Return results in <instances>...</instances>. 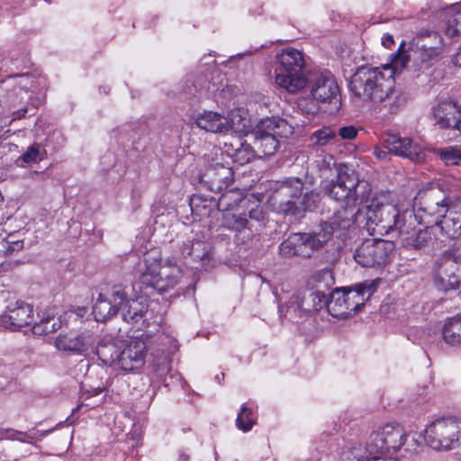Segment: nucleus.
<instances>
[{
  "label": "nucleus",
  "instance_id": "6",
  "mask_svg": "<svg viewBox=\"0 0 461 461\" xmlns=\"http://www.w3.org/2000/svg\"><path fill=\"white\" fill-rule=\"evenodd\" d=\"M445 50L441 34L433 30H420L411 42V59L419 70L430 68L442 58Z\"/></svg>",
  "mask_w": 461,
  "mask_h": 461
},
{
  "label": "nucleus",
  "instance_id": "15",
  "mask_svg": "<svg viewBox=\"0 0 461 461\" xmlns=\"http://www.w3.org/2000/svg\"><path fill=\"white\" fill-rule=\"evenodd\" d=\"M393 244L384 240H366L356 249L354 258L364 267H375L385 263Z\"/></svg>",
  "mask_w": 461,
  "mask_h": 461
},
{
  "label": "nucleus",
  "instance_id": "19",
  "mask_svg": "<svg viewBox=\"0 0 461 461\" xmlns=\"http://www.w3.org/2000/svg\"><path fill=\"white\" fill-rule=\"evenodd\" d=\"M93 339L87 332L68 330L60 332L54 339L57 350L73 355H81L92 346Z\"/></svg>",
  "mask_w": 461,
  "mask_h": 461
},
{
  "label": "nucleus",
  "instance_id": "57",
  "mask_svg": "<svg viewBox=\"0 0 461 461\" xmlns=\"http://www.w3.org/2000/svg\"><path fill=\"white\" fill-rule=\"evenodd\" d=\"M16 430H12V434L9 436V438L17 440L16 438H23V436L15 433Z\"/></svg>",
  "mask_w": 461,
  "mask_h": 461
},
{
  "label": "nucleus",
  "instance_id": "20",
  "mask_svg": "<svg viewBox=\"0 0 461 461\" xmlns=\"http://www.w3.org/2000/svg\"><path fill=\"white\" fill-rule=\"evenodd\" d=\"M148 353L146 341L140 338L131 339L120 351L119 366L124 371H133L142 367Z\"/></svg>",
  "mask_w": 461,
  "mask_h": 461
},
{
  "label": "nucleus",
  "instance_id": "34",
  "mask_svg": "<svg viewBox=\"0 0 461 461\" xmlns=\"http://www.w3.org/2000/svg\"><path fill=\"white\" fill-rule=\"evenodd\" d=\"M60 328V321L55 316L48 315L42 317L39 322H36L32 328V333L38 336H43L52 333Z\"/></svg>",
  "mask_w": 461,
  "mask_h": 461
},
{
  "label": "nucleus",
  "instance_id": "52",
  "mask_svg": "<svg viewBox=\"0 0 461 461\" xmlns=\"http://www.w3.org/2000/svg\"><path fill=\"white\" fill-rule=\"evenodd\" d=\"M305 307H312V302H310L307 295H304L301 303L298 304V308L304 312Z\"/></svg>",
  "mask_w": 461,
  "mask_h": 461
},
{
  "label": "nucleus",
  "instance_id": "4",
  "mask_svg": "<svg viewBox=\"0 0 461 461\" xmlns=\"http://www.w3.org/2000/svg\"><path fill=\"white\" fill-rule=\"evenodd\" d=\"M143 261L145 269L140 276V283L143 287L165 294L180 284L183 278L182 268L174 259L162 260L158 249L147 251Z\"/></svg>",
  "mask_w": 461,
  "mask_h": 461
},
{
  "label": "nucleus",
  "instance_id": "41",
  "mask_svg": "<svg viewBox=\"0 0 461 461\" xmlns=\"http://www.w3.org/2000/svg\"><path fill=\"white\" fill-rule=\"evenodd\" d=\"M446 32L451 37L461 34V10L447 19Z\"/></svg>",
  "mask_w": 461,
  "mask_h": 461
},
{
  "label": "nucleus",
  "instance_id": "45",
  "mask_svg": "<svg viewBox=\"0 0 461 461\" xmlns=\"http://www.w3.org/2000/svg\"><path fill=\"white\" fill-rule=\"evenodd\" d=\"M357 131L352 125H350V126H344V127H341L339 130V135L343 140H353V139H355L357 137Z\"/></svg>",
  "mask_w": 461,
  "mask_h": 461
},
{
  "label": "nucleus",
  "instance_id": "26",
  "mask_svg": "<svg viewBox=\"0 0 461 461\" xmlns=\"http://www.w3.org/2000/svg\"><path fill=\"white\" fill-rule=\"evenodd\" d=\"M460 108L461 106L452 102L438 104L434 110L437 123L441 128L456 130Z\"/></svg>",
  "mask_w": 461,
  "mask_h": 461
},
{
  "label": "nucleus",
  "instance_id": "25",
  "mask_svg": "<svg viewBox=\"0 0 461 461\" xmlns=\"http://www.w3.org/2000/svg\"><path fill=\"white\" fill-rule=\"evenodd\" d=\"M197 127L210 132H225L231 128L227 118L218 113L204 111L199 113L195 119Z\"/></svg>",
  "mask_w": 461,
  "mask_h": 461
},
{
  "label": "nucleus",
  "instance_id": "24",
  "mask_svg": "<svg viewBox=\"0 0 461 461\" xmlns=\"http://www.w3.org/2000/svg\"><path fill=\"white\" fill-rule=\"evenodd\" d=\"M148 313V304L145 300H131L122 309V319L133 325H139V329H144L150 325L147 319Z\"/></svg>",
  "mask_w": 461,
  "mask_h": 461
},
{
  "label": "nucleus",
  "instance_id": "22",
  "mask_svg": "<svg viewBox=\"0 0 461 461\" xmlns=\"http://www.w3.org/2000/svg\"><path fill=\"white\" fill-rule=\"evenodd\" d=\"M125 298L124 291L120 288H114L109 297L100 294L93 308L95 320L104 322L115 315Z\"/></svg>",
  "mask_w": 461,
  "mask_h": 461
},
{
  "label": "nucleus",
  "instance_id": "10",
  "mask_svg": "<svg viewBox=\"0 0 461 461\" xmlns=\"http://www.w3.org/2000/svg\"><path fill=\"white\" fill-rule=\"evenodd\" d=\"M292 134V125L283 118L271 117L261 120L253 133L257 153L263 156L275 154L279 146L278 138H287Z\"/></svg>",
  "mask_w": 461,
  "mask_h": 461
},
{
  "label": "nucleus",
  "instance_id": "55",
  "mask_svg": "<svg viewBox=\"0 0 461 461\" xmlns=\"http://www.w3.org/2000/svg\"><path fill=\"white\" fill-rule=\"evenodd\" d=\"M53 430V429H47V430H37L36 431V434H37V437L38 438H36V440H41L44 437H46L47 435H49L51 431Z\"/></svg>",
  "mask_w": 461,
  "mask_h": 461
},
{
  "label": "nucleus",
  "instance_id": "35",
  "mask_svg": "<svg viewBox=\"0 0 461 461\" xmlns=\"http://www.w3.org/2000/svg\"><path fill=\"white\" fill-rule=\"evenodd\" d=\"M46 158V150L40 144L33 143L29 146L27 150L18 158L24 164L38 163Z\"/></svg>",
  "mask_w": 461,
  "mask_h": 461
},
{
  "label": "nucleus",
  "instance_id": "60",
  "mask_svg": "<svg viewBox=\"0 0 461 461\" xmlns=\"http://www.w3.org/2000/svg\"><path fill=\"white\" fill-rule=\"evenodd\" d=\"M398 64H399V59H396V60L394 61V66L396 67Z\"/></svg>",
  "mask_w": 461,
  "mask_h": 461
},
{
  "label": "nucleus",
  "instance_id": "43",
  "mask_svg": "<svg viewBox=\"0 0 461 461\" xmlns=\"http://www.w3.org/2000/svg\"><path fill=\"white\" fill-rule=\"evenodd\" d=\"M189 254L198 260H203L208 256L206 244L201 240L193 241Z\"/></svg>",
  "mask_w": 461,
  "mask_h": 461
},
{
  "label": "nucleus",
  "instance_id": "54",
  "mask_svg": "<svg viewBox=\"0 0 461 461\" xmlns=\"http://www.w3.org/2000/svg\"><path fill=\"white\" fill-rule=\"evenodd\" d=\"M453 63L455 66L461 67V45L457 52L453 57Z\"/></svg>",
  "mask_w": 461,
  "mask_h": 461
},
{
  "label": "nucleus",
  "instance_id": "14",
  "mask_svg": "<svg viewBox=\"0 0 461 461\" xmlns=\"http://www.w3.org/2000/svg\"><path fill=\"white\" fill-rule=\"evenodd\" d=\"M8 302L5 310L0 313V323L5 328H21L30 325L33 320L32 307L20 300H15L10 294H2L0 302Z\"/></svg>",
  "mask_w": 461,
  "mask_h": 461
},
{
  "label": "nucleus",
  "instance_id": "50",
  "mask_svg": "<svg viewBox=\"0 0 461 461\" xmlns=\"http://www.w3.org/2000/svg\"><path fill=\"white\" fill-rule=\"evenodd\" d=\"M366 461H397L394 457L389 456H374L372 457H368Z\"/></svg>",
  "mask_w": 461,
  "mask_h": 461
},
{
  "label": "nucleus",
  "instance_id": "37",
  "mask_svg": "<svg viewBox=\"0 0 461 461\" xmlns=\"http://www.w3.org/2000/svg\"><path fill=\"white\" fill-rule=\"evenodd\" d=\"M335 137L336 132L331 128L322 127L311 135L310 140L312 146L322 147L330 143Z\"/></svg>",
  "mask_w": 461,
  "mask_h": 461
},
{
  "label": "nucleus",
  "instance_id": "23",
  "mask_svg": "<svg viewBox=\"0 0 461 461\" xmlns=\"http://www.w3.org/2000/svg\"><path fill=\"white\" fill-rule=\"evenodd\" d=\"M235 193L231 191L225 192L221 195L218 201V207L220 210L227 211L222 216V226L225 228L235 230L238 232H241L244 230L248 224V220L245 217H242L240 214L231 213L230 211L233 209L238 203V201L240 199H235L234 204L230 203V200L232 195Z\"/></svg>",
  "mask_w": 461,
  "mask_h": 461
},
{
  "label": "nucleus",
  "instance_id": "46",
  "mask_svg": "<svg viewBox=\"0 0 461 461\" xmlns=\"http://www.w3.org/2000/svg\"><path fill=\"white\" fill-rule=\"evenodd\" d=\"M16 434L23 436V438H16L18 441L23 443H32L33 440L38 438L36 431L35 432H23V431H15Z\"/></svg>",
  "mask_w": 461,
  "mask_h": 461
},
{
  "label": "nucleus",
  "instance_id": "5",
  "mask_svg": "<svg viewBox=\"0 0 461 461\" xmlns=\"http://www.w3.org/2000/svg\"><path fill=\"white\" fill-rule=\"evenodd\" d=\"M276 58L278 65L275 68L276 84L290 94H296L303 90L308 85L303 52L287 48Z\"/></svg>",
  "mask_w": 461,
  "mask_h": 461
},
{
  "label": "nucleus",
  "instance_id": "30",
  "mask_svg": "<svg viewBox=\"0 0 461 461\" xmlns=\"http://www.w3.org/2000/svg\"><path fill=\"white\" fill-rule=\"evenodd\" d=\"M442 336L446 343L455 346L461 344V318L447 320L442 329Z\"/></svg>",
  "mask_w": 461,
  "mask_h": 461
},
{
  "label": "nucleus",
  "instance_id": "56",
  "mask_svg": "<svg viewBox=\"0 0 461 461\" xmlns=\"http://www.w3.org/2000/svg\"><path fill=\"white\" fill-rule=\"evenodd\" d=\"M102 392H103V388L97 387V388L93 389L92 391H87L85 393H87L88 396H92V395H98Z\"/></svg>",
  "mask_w": 461,
  "mask_h": 461
},
{
  "label": "nucleus",
  "instance_id": "59",
  "mask_svg": "<svg viewBox=\"0 0 461 461\" xmlns=\"http://www.w3.org/2000/svg\"><path fill=\"white\" fill-rule=\"evenodd\" d=\"M323 276H330V273L328 271H325L322 273Z\"/></svg>",
  "mask_w": 461,
  "mask_h": 461
},
{
  "label": "nucleus",
  "instance_id": "39",
  "mask_svg": "<svg viewBox=\"0 0 461 461\" xmlns=\"http://www.w3.org/2000/svg\"><path fill=\"white\" fill-rule=\"evenodd\" d=\"M310 302H312V307H305V312H312L321 310L322 307H326V302H328L327 295L324 291L316 289L311 291L307 294Z\"/></svg>",
  "mask_w": 461,
  "mask_h": 461
},
{
  "label": "nucleus",
  "instance_id": "48",
  "mask_svg": "<svg viewBox=\"0 0 461 461\" xmlns=\"http://www.w3.org/2000/svg\"><path fill=\"white\" fill-rule=\"evenodd\" d=\"M382 44L385 48H391L394 44L393 37L391 34H384L382 37Z\"/></svg>",
  "mask_w": 461,
  "mask_h": 461
},
{
  "label": "nucleus",
  "instance_id": "51",
  "mask_svg": "<svg viewBox=\"0 0 461 461\" xmlns=\"http://www.w3.org/2000/svg\"><path fill=\"white\" fill-rule=\"evenodd\" d=\"M305 307H312V302H310L307 295H304L301 303L298 304V308L304 312Z\"/></svg>",
  "mask_w": 461,
  "mask_h": 461
},
{
  "label": "nucleus",
  "instance_id": "1",
  "mask_svg": "<svg viewBox=\"0 0 461 461\" xmlns=\"http://www.w3.org/2000/svg\"><path fill=\"white\" fill-rule=\"evenodd\" d=\"M324 193L340 204V209L330 218V224L338 229H348L356 221L360 210L356 207L369 202L372 194L371 185L360 179L358 174L342 166L335 180L323 187Z\"/></svg>",
  "mask_w": 461,
  "mask_h": 461
},
{
  "label": "nucleus",
  "instance_id": "44",
  "mask_svg": "<svg viewBox=\"0 0 461 461\" xmlns=\"http://www.w3.org/2000/svg\"><path fill=\"white\" fill-rule=\"evenodd\" d=\"M24 94L26 95L25 92L23 93L22 91L20 93H16L15 91L7 92L5 95V104H6L9 109L17 107L23 103V100L24 96H23V95Z\"/></svg>",
  "mask_w": 461,
  "mask_h": 461
},
{
  "label": "nucleus",
  "instance_id": "33",
  "mask_svg": "<svg viewBox=\"0 0 461 461\" xmlns=\"http://www.w3.org/2000/svg\"><path fill=\"white\" fill-rule=\"evenodd\" d=\"M366 453L370 454L369 445L365 447L360 442H354L342 449L340 457L342 461H360Z\"/></svg>",
  "mask_w": 461,
  "mask_h": 461
},
{
  "label": "nucleus",
  "instance_id": "47",
  "mask_svg": "<svg viewBox=\"0 0 461 461\" xmlns=\"http://www.w3.org/2000/svg\"><path fill=\"white\" fill-rule=\"evenodd\" d=\"M27 113H28V108L26 106L22 107L14 112H13L12 121L21 120V119L24 118L26 116Z\"/></svg>",
  "mask_w": 461,
  "mask_h": 461
},
{
  "label": "nucleus",
  "instance_id": "13",
  "mask_svg": "<svg viewBox=\"0 0 461 461\" xmlns=\"http://www.w3.org/2000/svg\"><path fill=\"white\" fill-rule=\"evenodd\" d=\"M406 432L396 423H388L379 428L370 436V455L375 452L393 454L405 443Z\"/></svg>",
  "mask_w": 461,
  "mask_h": 461
},
{
  "label": "nucleus",
  "instance_id": "42",
  "mask_svg": "<svg viewBox=\"0 0 461 461\" xmlns=\"http://www.w3.org/2000/svg\"><path fill=\"white\" fill-rule=\"evenodd\" d=\"M297 104L302 113L307 115H314L319 112V105L313 97L312 99L305 97L301 98Z\"/></svg>",
  "mask_w": 461,
  "mask_h": 461
},
{
  "label": "nucleus",
  "instance_id": "31",
  "mask_svg": "<svg viewBox=\"0 0 461 461\" xmlns=\"http://www.w3.org/2000/svg\"><path fill=\"white\" fill-rule=\"evenodd\" d=\"M120 351L114 343H99L96 347V355L105 365H118Z\"/></svg>",
  "mask_w": 461,
  "mask_h": 461
},
{
  "label": "nucleus",
  "instance_id": "49",
  "mask_svg": "<svg viewBox=\"0 0 461 461\" xmlns=\"http://www.w3.org/2000/svg\"><path fill=\"white\" fill-rule=\"evenodd\" d=\"M202 203V199L200 196L195 195L190 201V206L193 212H198L200 203Z\"/></svg>",
  "mask_w": 461,
  "mask_h": 461
},
{
  "label": "nucleus",
  "instance_id": "53",
  "mask_svg": "<svg viewBox=\"0 0 461 461\" xmlns=\"http://www.w3.org/2000/svg\"><path fill=\"white\" fill-rule=\"evenodd\" d=\"M374 154L375 155L376 158H378L380 159H384L387 157V151H385L380 148H375Z\"/></svg>",
  "mask_w": 461,
  "mask_h": 461
},
{
  "label": "nucleus",
  "instance_id": "17",
  "mask_svg": "<svg viewBox=\"0 0 461 461\" xmlns=\"http://www.w3.org/2000/svg\"><path fill=\"white\" fill-rule=\"evenodd\" d=\"M312 96L319 103H337L339 95V86L329 72H316L307 77Z\"/></svg>",
  "mask_w": 461,
  "mask_h": 461
},
{
  "label": "nucleus",
  "instance_id": "28",
  "mask_svg": "<svg viewBox=\"0 0 461 461\" xmlns=\"http://www.w3.org/2000/svg\"><path fill=\"white\" fill-rule=\"evenodd\" d=\"M410 222V230L406 234H398L402 238V243L406 248L424 249L432 240L430 234L426 230H415L412 226L413 219Z\"/></svg>",
  "mask_w": 461,
  "mask_h": 461
},
{
  "label": "nucleus",
  "instance_id": "58",
  "mask_svg": "<svg viewBox=\"0 0 461 461\" xmlns=\"http://www.w3.org/2000/svg\"><path fill=\"white\" fill-rule=\"evenodd\" d=\"M256 213H257V212H256V211H253V210H252V211H250V212H249V217H250L251 219H257V220H258V219H259V217H258V215H256Z\"/></svg>",
  "mask_w": 461,
  "mask_h": 461
},
{
  "label": "nucleus",
  "instance_id": "21",
  "mask_svg": "<svg viewBox=\"0 0 461 461\" xmlns=\"http://www.w3.org/2000/svg\"><path fill=\"white\" fill-rule=\"evenodd\" d=\"M232 180V168L219 162L208 166L200 176V182L214 193L227 188Z\"/></svg>",
  "mask_w": 461,
  "mask_h": 461
},
{
  "label": "nucleus",
  "instance_id": "61",
  "mask_svg": "<svg viewBox=\"0 0 461 461\" xmlns=\"http://www.w3.org/2000/svg\"><path fill=\"white\" fill-rule=\"evenodd\" d=\"M156 327H158L159 326V322L158 321H156Z\"/></svg>",
  "mask_w": 461,
  "mask_h": 461
},
{
  "label": "nucleus",
  "instance_id": "32",
  "mask_svg": "<svg viewBox=\"0 0 461 461\" xmlns=\"http://www.w3.org/2000/svg\"><path fill=\"white\" fill-rule=\"evenodd\" d=\"M378 284L379 279L366 280L363 283L357 284L352 290L355 300L364 303L377 290Z\"/></svg>",
  "mask_w": 461,
  "mask_h": 461
},
{
  "label": "nucleus",
  "instance_id": "29",
  "mask_svg": "<svg viewBox=\"0 0 461 461\" xmlns=\"http://www.w3.org/2000/svg\"><path fill=\"white\" fill-rule=\"evenodd\" d=\"M441 230L451 239L461 236V212L449 208L446 216L441 218L440 222L436 224Z\"/></svg>",
  "mask_w": 461,
  "mask_h": 461
},
{
  "label": "nucleus",
  "instance_id": "36",
  "mask_svg": "<svg viewBox=\"0 0 461 461\" xmlns=\"http://www.w3.org/2000/svg\"><path fill=\"white\" fill-rule=\"evenodd\" d=\"M437 154L446 165L456 166L461 161V146L441 148L437 150Z\"/></svg>",
  "mask_w": 461,
  "mask_h": 461
},
{
  "label": "nucleus",
  "instance_id": "18",
  "mask_svg": "<svg viewBox=\"0 0 461 461\" xmlns=\"http://www.w3.org/2000/svg\"><path fill=\"white\" fill-rule=\"evenodd\" d=\"M383 144L389 152L399 157L409 158L414 162L425 160L426 154L423 149L408 137H400L396 134H385L383 137Z\"/></svg>",
  "mask_w": 461,
  "mask_h": 461
},
{
  "label": "nucleus",
  "instance_id": "7",
  "mask_svg": "<svg viewBox=\"0 0 461 461\" xmlns=\"http://www.w3.org/2000/svg\"><path fill=\"white\" fill-rule=\"evenodd\" d=\"M303 184L298 178H293L283 183L271 196V204L277 212L295 215L303 211L312 210L316 195L313 193L305 194L302 197Z\"/></svg>",
  "mask_w": 461,
  "mask_h": 461
},
{
  "label": "nucleus",
  "instance_id": "27",
  "mask_svg": "<svg viewBox=\"0 0 461 461\" xmlns=\"http://www.w3.org/2000/svg\"><path fill=\"white\" fill-rule=\"evenodd\" d=\"M224 146L228 156L235 163L241 166L249 163L257 154V150L254 148L238 138H233L230 142H225Z\"/></svg>",
  "mask_w": 461,
  "mask_h": 461
},
{
  "label": "nucleus",
  "instance_id": "3",
  "mask_svg": "<svg viewBox=\"0 0 461 461\" xmlns=\"http://www.w3.org/2000/svg\"><path fill=\"white\" fill-rule=\"evenodd\" d=\"M412 216L413 212L408 208L387 203L384 194H376L366 205V227L372 235L406 234Z\"/></svg>",
  "mask_w": 461,
  "mask_h": 461
},
{
  "label": "nucleus",
  "instance_id": "9",
  "mask_svg": "<svg viewBox=\"0 0 461 461\" xmlns=\"http://www.w3.org/2000/svg\"><path fill=\"white\" fill-rule=\"evenodd\" d=\"M414 206L417 208L416 217L421 223L428 226L440 222L450 208V199L439 188L429 187L420 190L414 197Z\"/></svg>",
  "mask_w": 461,
  "mask_h": 461
},
{
  "label": "nucleus",
  "instance_id": "8",
  "mask_svg": "<svg viewBox=\"0 0 461 461\" xmlns=\"http://www.w3.org/2000/svg\"><path fill=\"white\" fill-rule=\"evenodd\" d=\"M427 445L437 451H449L461 446V420L453 416L440 417L424 430Z\"/></svg>",
  "mask_w": 461,
  "mask_h": 461
},
{
  "label": "nucleus",
  "instance_id": "16",
  "mask_svg": "<svg viewBox=\"0 0 461 461\" xmlns=\"http://www.w3.org/2000/svg\"><path fill=\"white\" fill-rule=\"evenodd\" d=\"M363 306V303L356 301L352 290L336 288L326 302L329 313L339 319H346L357 312Z\"/></svg>",
  "mask_w": 461,
  "mask_h": 461
},
{
  "label": "nucleus",
  "instance_id": "11",
  "mask_svg": "<svg viewBox=\"0 0 461 461\" xmlns=\"http://www.w3.org/2000/svg\"><path fill=\"white\" fill-rule=\"evenodd\" d=\"M435 286L443 292L457 289L461 285V250L450 249L437 261Z\"/></svg>",
  "mask_w": 461,
  "mask_h": 461
},
{
  "label": "nucleus",
  "instance_id": "38",
  "mask_svg": "<svg viewBox=\"0 0 461 461\" xmlns=\"http://www.w3.org/2000/svg\"><path fill=\"white\" fill-rule=\"evenodd\" d=\"M23 247V241L16 240L14 235L6 238L0 237V256H7L14 251H19Z\"/></svg>",
  "mask_w": 461,
  "mask_h": 461
},
{
  "label": "nucleus",
  "instance_id": "2",
  "mask_svg": "<svg viewBox=\"0 0 461 461\" xmlns=\"http://www.w3.org/2000/svg\"><path fill=\"white\" fill-rule=\"evenodd\" d=\"M394 72L392 65L362 67L352 76L350 89L358 99L382 103L394 113L406 102L404 95L395 89Z\"/></svg>",
  "mask_w": 461,
  "mask_h": 461
},
{
  "label": "nucleus",
  "instance_id": "12",
  "mask_svg": "<svg viewBox=\"0 0 461 461\" xmlns=\"http://www.w3.org/2000/svg\"><path fill=\"white\" fill-rule=\"evenodd\" d=\"M328 239V235L321 232L313 234L294 233L280 244L279 251L285 258L294 256L310 258L313 251L322 247Z\"/></svg>",
  "mask_w": 461,
  "mask_h": 461
},
{
  "label": "nucleus",
  "instance_id": "40",
  "mask_svg": "<svg viewBox=\"0 0 461 461\" xmlns=\"http://www.w3.org/2000/svg\"><path fill=\"white\" fill-rule=\"evenodd\" d=\"M251 409H249L246 406H242L241 411L238 414L236 419L237 427L245 432L250 430L253 425L255 424V421L251 418Z\"/></svg>",
  "mask_w": 461,
  "mask_h": 461
}]
</instances>
